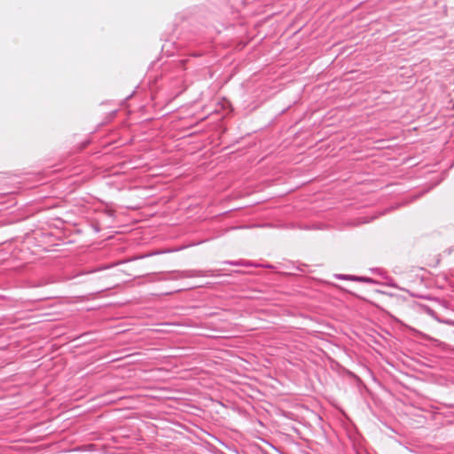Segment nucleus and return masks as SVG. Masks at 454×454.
Wrapping results in <instances>:
<instances>
[{"label": "nucleus", "instance_id": "obj_2", "mask_svg": "<svg viewBox=\"0 0 454 454\" xmlns=\"http://www.w3.org/2000/svg\"><path fill=\"white\" fill-rule=\"evenodd\" d=\"M87 448L88 449L86 450H91L90 448H92V445H89V446H87Z\"/></svg>", "mask_w": 454, "mask_h": 454}, {"label": "nucleus", "instance_id": "obj_1", "mask_svg": "<svg viewBox=\"0 0 454 454\" xmlns=\"http://www.w3.org/2000/svg\"><path fill=\"white\" fill-rule=\"evenodd\" d=\"M151 265L150 260H140L129 262L117 268L104 272L98 277L99 279L112 280L108 284L112 285L117 280L122 279L123 276H142Z\"/></svg>", "mask_w": 454, "mask_h": 454}]
</instances>
